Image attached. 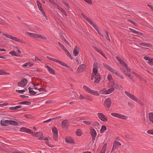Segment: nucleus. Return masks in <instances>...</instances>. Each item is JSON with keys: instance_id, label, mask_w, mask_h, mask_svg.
Returning <instances> with one entry per match:
<instances>
[{"instance_id": "1", "label": "nucleus", "mask_w": 153, "mask_h": 153, "mask_svg": "<svg viewBox=\"0 0 153 153\" xmlns=\"http://www.w3.org/2000/svg\"><path fill=\"white\" fill-rule=\"evenodd\" d=\"M98 64L97 63H94L93 68V73L91 76V79L94 82L98 83L100 80V76L97 72L98 69Z\"/></svg>"}, {"instance_id": "2", "label": "nucleus", "mask_w": 153, "mask_h": 153, "mask_svg": "<svg viewBox=\"0 0 153 153\" xmlns=\"http://www.w3.org/2000/svg\"><path fill=\"white\" fill-rule=\"evenodd\" d=\"M116 58L119 62V63L124 67V68H123L121 69L122 71L127 76H128V75H129L130 74L129 72L130 71V69L128 68L127 65L123 60L120 59L119 57H117Z\"/></svg>"}, {"instance_id": "3", "label": "nucleus", "mask_w": 153, "mask_h": 153, "mask_svg": "<svg viewBox=\"0 0 153 153\" xmlns=\"http://www.w3.org/2000/svg\"><path fill=\"white\" fill-rule=\"evenodd\" d=\"M83 88L87 92L95 96H98L99 95V94L97 91L91 90L86 85H84L83 86Z\"/></svg>"}, {"instance_id": "4", "label": "nucleus", "mask_w": 153, "mask_h": 153, "mask_svg": "<svg viewBox=\"0 0 153 153\" xmlns=\"http://www.w3.org/2000/svg\"><path fill=\"white\" fill-rule=\"evenodd\" d=\"M125 93L126 94L128 97L130 98L132 100L134 101H135L136 102L138 103L141 104V105H143V103L140 100L138 99V98H137L134 95L130 94V93L127 92L125 91Z\"/></svg>"}, {"instance_id": "5", "label": "nucleus", "mask_w": 153, "mask_h": 153, "mask_svg": "<svg viewBox=\"0 0 153 153\" xmlns=\"http://www.w3.org/2000/svg\"><path fill=\"white\" fill-rule=\"evenodd\" d=\"M27 34L30 36L36 38H39L44 40H45L47 39L46 37H45V36L37 33L27 32Z\"/></svg>"}, {"instance_id": "6", "label": "nucleus", "mask_w": 153, "mask_h": 153, "mask_svg": "<svg viewBox=\"0 0 153 153\" xmlns=\"http://www.w3.org/2000/svg\"><path fill=\"white\" fill-rule=\"evenodd\" d=\"M47 58L49 59L54 62H55L58 63L59 64L61 65H62L66 67H68V66L65 63L62 62L60 60H58L57 59L52 58L49 56H47Z\"/></svg>"}, {"instance_id": "7", "label": "nucleus", "mask_w": 153, "mask_h": 153, "mask_svg": "<svg viewBox=\"0 0 153 153\" xmlns=\"http://www.w3.org/2000/svg\"><path fill=\"white\" fill-rule=\"evenodd\" d=\"M27 80L25 78L21 79V81L18 83V86L21 87H24L27 84Z\"/></svg>"}, {"instance_id": "8", "label": "nucleus", "mask_w": 153, "mask_h": 153, "mask_svg": "<svg viewBox=\"0 0 153 153\" xmlns=\"http://www.w3.org/2000/svg\"><path fill=\"white\" fill-rule=\"evenodd\" d=\"M111 115L114 117H117L119 118H120L122 119L126 120L128 118V117L125 116L121 115L118 113H111Z\"/></svg>"}, {"instance_id": "9", "label": "nucleus", "mask_w": 153, "mask_h": 153, "mask_svg": "<svg viewBox=\"0 0 153 153\" xmlns=\"http://www.w3.org/2000/svg\"><path fill=\"white\" fill-rule=\"evenodd\" d=\"M97 115L99 118L102 121L105 122L108 121V118L107 116L102 113H98Z\"/></svg>"}, {"instance_id": "10", "label": "nucleus", "mask_w": 153, "mask_h": 153, "mask_svg": "<svg viewBox=\"0 0 153 153\" xmlns=\"http://www.w3.org/2000/svg\"><path fill=\"white\" fill-rule=\"evenodd\" d=\"M90 130L92 141L93 142H94L95 140L96 137L97 135V132L95 129L92 127L90 128Z\"/></svg>"}, {"instance_id": "11", "label": "nucleus", "mask_w": 153, "mask_h": 153, "mask_svg": "<svg viewBox=\"0 0 153 153\" xmlns=\"http://www.w3.org/2000/svg\"><path fill=\"white\" fill-rule=\"evenodd\" d=\"M52 131L53 132V136L54 140L56 141L58 139V131L56 127H54L52 128Z\"/></svg>"}, {"instance_id": "12", "label": "nucleus", "mask_w": 153, "mask_h": 153, "mask_svg": "<svg viewBox=\"0 0 153 153\" xmlns=\"http://www.w3.org/2000/svg\"><path fill=\"white\" fill-rule=\"evenodd\" d=\"M110 71L112 73L114 74L117 76L119 77V78L123 79L124 78L123 76L120 75V73L117 70L112 68H111V70H110Z\"/></svg>"}, {"instance_id": "13", "label": "nucleus", "mask_w": 153, "mask_h": 153, "mask_svg": "<svg viewBox=\"0 0 153 153\" xmlns=\"http://www.w3.org/2000/svg\"><path fill=\"white\" fill-rule=\"evenodd\" d=\"M111 104V100L110 98L106 99L104 102V105L106 107L109 108Z\"/></svg>"}, {"instance_id": "14", "label": "nucleus", "mask_w": 153, "mask_h": 153, "mask_svg": "<svg viewBox=\"0 0 153 153\" xmlns=\"http://www.w3.org/2000/svg\"><path fill=\"white\" fill-rule=\"evenodd\" d=\"M86 65L84 64H82L79 66L77 69V72L78 73L82 72L85 68Z\"/></svg>"}, {"instance_id": "15", "label": "nucleus", "mask_w": 153, "mask_h": 153, "mask_svg": "<svg viewBox=\"0 0 153 153\" xmlns=\"http://www.w3.org/2000/svg\"><path fill=\"white\" fill-rule=\"evenodd\" d=\"M45 67L47 68L49 72L53 75H55V71L52 68H51L49 65H45Z\"/></svg>"}, {"instance_id": "16", "label": "nucleus", "mask_w": 153, "mask_h": 153, "mask_svg": "<svg viewBox=\"0 0 153 153\" xmlns=\"http://www.w3.org/2000/svg\"><path fill=\"white\" fill-rule=\"evenodd\" d=\"M20 131L21 132H25L28 134H31L33 133V131L30 129L25 127H22L20 129Z\"/></svg>"}, {"instance_id": "17", "label": "nucleus", "mask_w": 153, "mask_h": 153, "mask_svg": "<svg viewBox=\"0 0 153 153\" xmlns=\"http://www.w3.org/2000/svg\"><path fill=\"white\" fill-rule=\"evenodd\" d=\"M34 64L33 62H27L23 65L22 67L23 68H28L32 67L33 65Z\"/></svg>"}, {"instance_id": "18", "label": "nucleus", "mask_w": 153, "mask_h": 153, "mask_svg": "<svg viewBox=\"0 0 153 153\" xmlns=\"http://www.w3.org/2000/svg\"><path fill=\"white\" fill-rule=\"evenodd\" d=\"M31 134L34 136L36 137H39L40 139H41V137L43 135V134L42 132H33V133H32Z\"/></svg>"}, {"instance_id": "19", "label": "nucleus", "mask_w": 153, "mask_h": 153, "mask_svg": "<svg viewBox=\"0 0 153 153\" xmlns=\"http://www.w3.org/2000/svg\"><path fill=\"white\" fill-rule=\"evenodd\" d=\"M65 142L69 143H74V139L71 137H67L65 139Z\"/></svg>"}, {"instance_id": "20", "label": "nucleus", "mask_w": 153, "mask_h": 153, "mask_svg": "<svg viewBox=\"0 0 153 153\" xmlns=\"http://www.w3.org/2000/svg\"><path fill=\"white\" fill-rule=\"evenodd\" d=\"M1 124L2 126H7L10 124V120H6L4 121L1 120Z\"/></svg>"}, {"instance_id": "21", "label": "nucleus", "mask_w": 153, "mask_h": 153, "mask_svg": "<svg viewBox=\"0 0 153 153\" xmlns=\"http://www.w3.org/2000/svg\"><path fill=\"white\" fill-rule=\"evenodd\" d=\"M79 48L76 46L74 48L73 53L74 56H76L79 54Z\"/></svg>"}, {"instance_id": "22", "label": "nucleus", "mask_w": 153, "mask_h": 153, "mask_svg": "<svg viewBox=\"0 0 153 153\" xmlns=\"http://www.w3.org/2000/svg\"><path fill=\"white\" fill-rule=\"evenodd\" d=\"M10 39H11L16 42H22V40L16 38L15 36L10 35Z\"/></svg>"}, {"instance_id": "23", "label": "nucleus", "mask_w": 153, "mask_h": 153, "mask_svg": "<svg viewBox=\"0 0 153 153\" xmlns=\"http://www.w3.org/2000/svg\"><path fill=\"white\" fill-rule=\"evenodd\" d=\"M68 125V121L66 120H65L62 122L61 126L63 128L67 127Z\"/></svg>"}, {"instance_id": "24", "label": "nucleus", "mask_w": 153, "mask_h": 153, "mask_svg": "<svg viewBox=\"0 0 153 153\" xmlns=\"http://www.w3.org/2000/svg\"><path fill=\"white\" fill-rule=\"evenodd\" d=\"M94 48L95 51H97L99 53H100V54H101L102 56H103V57H104L106 59H107V58H106V57H105V55H104V54L103 53V52L102 51L100 50L97 48H96L95 47H94Z\"/></svg>"}, {"instance_id": "25", "label": "nucleus", "mask_w": 153, "mask_h": 153, "mask_svg": "<svg viewBox=\"0 0 153 153\" xmlns=\"http://www.w3.org/2000/svg\"><path fill=\"white\" fill-rule=\"evenodd\" d=\"M10 48L11 49H13L14 50L16 51L19 53H21V52L20 51L19 49L16 46L13 45H12L11 46V47Z\"/></svg>"}, {"instance_id": "26", "label": "nucleus", "mask_w": 153, "mask_h": 153, "mask_svg": "<svg viewBox=\"0 0 153 153\" xmlns=\"http://www.w3.org/2000/svg\"><path fill=\"white\" fill-rule=\"evenodd\" d=\"M10 54L13 56H20V53H19L18 52L16 53V52L14 51H10Z\"/></svg>"}, {"instance_id": "27", "label": "nucleus", "mask_w": 153, "mask_h": 153, "mask_svg": "<svg viewBox=\"0 0 153 153\" xmlns=\"http://www.w3.org/2000/svg\"><path fill=\"white\" fill-rule=\"evenodd\" d=\"M32 89L33 88H32L30 87H29L28 88L29 93L30 94L32 95H34L36 94L37 93H38V92H36L33 91Z\"/></svg>"}, {"instance_id": "28", "label": "nucleus", "mask_w": 153, "mask_h": 153, "mask_svg": "<svg viewBox=\"0 0 153 153\" xmlns=\"http://www.w3.org/2000/svg\"><path fill=\"white\" fill-rule=\"evenodd\" d=\"M76 135L80 136L82 135V131L81 129H78L76 131Z\"/></svg>"}, {"instance_id": "29", "label": "nucleus", "mask_w": 153, "mask_h": 153, "mask_svg": "<svg viewBox=\"0 0 153 153\" xmlns=\"http://www.w3.org/2000/svg\"><path fill=\"white\" fill-rule=\"evenodd\" d=\"M53 6L54 7L59 10H60L61 8L57 3H56L54 1L53 3L52 4Z\"/></svg>"}, {"instance_id": "30", "label": "nucleus", "mask_w": 153, "mask_h": 153, "mask_svg": "<svg viewBox=\"0 0 153 153\" xmlns=\"http://www.w3.org/2000/svg\"><path fill=\"white\" fill-rule=\"evenodd\" d=\"M149 117L150 121L153 123V113L151 112L149 113Z\"/></svg>"}, {"instance_id": "31", "label": "nucleus", "mask_w": 153, "mask_h": 153, "mask_svg": "<svg viewBox=\"0 0 153 153\" xmlns=\"http://www.w3.org/2000/svg\"><path fill=\"white\" fill-rule=\"evenodd\" d=\"M99 94L100 93L101 94H108V93H106V90L105 89H103L100 91H99V92H98Z\"/></svg>"}, {"instance_id": "32", "label": "nucleus", "mask_w": 153, "mask_h": 153, "mask_svg": "<svg viewBox=\"0 0 153 153\" xmlns=\"http://www.w3.org/2000/svg\"><path fill=\"white\" fill-rule=\"evenodd\" d=\"M18 123L17 121L10 120V125L16 126L18 125Z\"/></svg>"}, {"instance_id": "33", "label": "nucleus", "mask_w": 153, "mask_h": 153, "mask_svg": "<svg viewBox=\"0 0 153 153\" xmlns=\"http://www.w3.org/2000/svg\"><path fill=\"white\" fill-rule=\"evenodd\" d=\"M114 90V87H112L111 88L108 90H106V93H108V94H110L111 93H112Z\"/></svg>"}, {"instance_id": "34", "label": "nucleus", "mask_w": 153, "mask_h": 153, "mask_svg": "<svg viewBox=\"0 0 153 153\" xmlns=\"http://www.w3.org/2000/svg\"><path fill=\"white\" fill-rule=\"evenodd\" d=\"M107 128L105 126H102V128L100 130V132L101 133H102L105 131L106 129Z\"/></svg>"}, {"instance_id": "35", "label": "nucleus", "mask_w": 153, "mask_h": 153, "mask_svg": "<svg viewBox=\"0 0 153 153\" xmlns=\"http://www.w3.org/2000/svg\"><path fill=\"white\" fill-rule=\"evenodd\" d=\"M22 106L21 105H18L15 107H10V110H15L17 109L21 108Z\"/></svg>"}, {"instance_id": "36", "label": "nucleus", "mask_w": 153, "mask_h": 153, "mask_svg": "<svg viewBox=\"0 0 153 153\" xmlns=\"http://www.w3.org/2000/svg\"><path fill=\"white\" fill-rule=\"evenodd\" d=\"M41 12L43 16L47 20H48V19L46 15L45 12L43 9H42L41 10H39Z\"/></svg>"}, {"instance_id": "37", "label": "nucleus", "mask_w": 153, "mask_h": 153, "mask_svg": "<svg viewBox=\"0 0 153 153\" xmlns=\"http://www.w3.org/2000/svg\"><path fill=\"white\" fill-rule=\"evenodd\" d=\"M20 104L29 105L31 104V102L29 101H23L20 102Z\"/></svg>"}, {"instance_id": "38", "label": "nucleus", "mask_w": 153, "mask_h": 153, "mask_svg": "<svg viewBox=\"0 0 153 153\" xmlns=\"http://www.w3.org/2000/svg\"><path fill=\"white\" fill-rule=\"evenodd\" d=\"M103 65L105 68L108 69L109 71L111 70V68L106 64L103 63Z\"/></svg>"}, {"instance_id": "39", "label": "nucleus", "mask_w": 153, "mask_h": 153, "mask_svg": "<svg viewBox=\"0 0 153 153\" xmlns=\"http://www.w3.org/2000/svg\"><path fill=\"white\" fill-rule=\"evenodd\" d=\"M139 44L142 46L147 47H149L150 46V45L148 43H140Z\"/></svg>"}, {"instance_id": "40", "label": "nucleus", "mask_w": 153, "mask_h": 153, "mask_svg": "<svg viewBox=\"0 0 153 153\" xmlns=\"http://www.w3.org/2000/svg\"><path fill=\"white\" fill-rule=\"evenodd\" d=\"M148 63L151 65H153V59L150 58L148 62Z\"/></svg>"}, {"instance_id": "41", "label": "nucleus", "mask_w": 153, "mask_h": 153, "mask_svg": "<svg viewBox=\"0 0 153 153\" xmlns=\"http://www.w3.org/2000/svg\"><path fill=\"white\" fill-rule=\"evenodd\" d=\"M63 3L66 6V8L67 9L69 10L70 9V8L68 3L67 2H63Z\"/></svg>"}, {"instance_id": "42", "label": "nucleus", "mask_w": 153, "mask_h": 153, "mask_svg": "<svg viewBox=\"0 0 153 153\" xmlns=\"http://www.w3.org/2000/svg\"><path fill=\"white\" fill-rule=\"evenodd\" d=\"M129 30H131V31L133 33L136 34H138L139 32L137 31H136V30L132 28H129Z\"/></svg>"}, {"instance_id": "43", "label": "nucleus", "mask_w": 153, "mask_h": 153, "mask_svg": "<svg viewBox=\"0 0 153 153\" xmlns=\"http://www.w3.org/2000/svg\"><path fill=\"white\" fill-rule=\"evenodd\" d=\"M107 79L108 81H111L113 80L111 75V74H108L107 76Z\"/></svg>"}, {"instance_id": "44", "label": "nucleus", "mask_w": 153, "mask_h": 153, "mask_svg": "<svg viewBox=\"0 0 153 153\" xmlns=\"http://www.w3.org/2000/svg\"><path fill=\"white\" fill-rule=\"evenodd\" d=\"M85 99H86L87 100L90 101H91L93 100L92 98H91L90 96L88 95L85 96Z\"/></svg>"}, {"instance_id": "45", "label": "nucleus", "mask_w": 153, "mask_h": 153, "mask_svg": "<svg viewBox=\"0 0 153 153\" xmlns=\"http://www.w3.org/2000/svg\"><path fill=\"white\" fill-rule=\"evenodd\" d=\"M107 146V143H105L102 146L101 150L105 152Z\"/></svg>"}, {"instance_id": "46", "label": "nucleus", "mask_w": 153, "mask_h": 153, "mask_svg": "<svg viewBox=\"0 0 153 153\" xmlns=\"http://www.w3.org/2000/svg\"><path fill=\"white\" fill-rule=\"evenodd\" d=\"M91 25L93 26V27L97 31H98V28L97 27L96 25L93 22Z\"/></svg>"}, {"instance_id": "47", "label": "nucleus", "mask_w": 153, "mask_h": 153, "mask_svg": "<svg viewBox=\"0 0 153 153\" xmlns=\"http://www.w3.org/2000/svg\"><path fill=\"white\" fill-rule=\"evenodd\" d=\"M83 122L85 124L88 125H90L92 124L91 122L90 121H83Z\"/></svg>"}, {"instance_id": "48", "label": "nucleus", "mask_w": 153, "mask_h": 153, "mask_svg": "<svg viewBox=\"0 0 153 153\" xmlns=\"http://www.w3.org/2000/svg\"><path fill=\"white\" fill-rule=\"evenodd\" d=\"M16 91L19 93L21 94L25 92V90L24 89L22 90H16Z\"/></svg>"}, {"instance_id": "49", "label": "nucleus", "mask_w": 153, "mask_h": 153, "mask_svg": "<svg viewBox=\"0 0 153 153\" xmlns=\"http://www.w3.org/2000/svg\"><path fill=\"white\" fill-rule=\"evenodd\" d=\"M38 90L39 92H47V91L45 89L42 88H39L38 89Z\"/></svg>"}, {"instance_id": "50", "label": "nucleus", "mask_w": 153, "mask_h": 153, "mask_svg": "<svg viewBox=\"0 0 153 153\" xmlns=\"http://www.w3.org/2000/svg\"><path fill=\"white\" fill-rule=\"evenodd\" d=\"M114 143L117 146H120L121 145V144L120 142L116 140L115 141Z\"/></svg>"}, {"instance_id": "51", "label": "nucleus", "mask_w": 153, "mask_h": 153, "mask_svg": "<svg viewBox=\"0 0 153 153\" xmlns=\"http://www.w3.org/2000/svg\"><path fill=\"white\" fill-rule=\"evenodd\" d=\"M81 15L86 20H87L89 18L88 17L85 16L82 13H81Z\"/></svg>"}, {"instance_id": "52", "label": "nucleus", "mask_w": 153, "mask_h": 153, "mask_svg": "<svg viewBox=\"0 0 153 153\" xmlns=\"http://www.w3.org/2000/svg\"><path fill=\"white\" fill-rule=\"evenodd\" d=\"M51 139V138H50L49 139L47 137H45L44 140H45L46 144L47 145L48 144L49 140H50Z\"/></svg>"}, {"instance_id": "53", "label": "nucleus", "mask_w": 153, "mask_h": 153, "mask_svg": "<svg viewBox=\"0 0 153 153\" xmlns=\"http://www.w3.org/2000/svg\"><path fill=\"white\" fill-rule=\"evenodd\" d=\"M63 13V14L65 16H67V14L65 11L62 8H61L59 10Z\"/></svg>"}, {"instance_id": "54", "label": "nucleus", "mask_w": 153, "mask_h": 153, "mask_svg": "<svg viewBox=\"0 0 153 153\" xmlns=\"http://www.w3.org/2000/svg\"><path fill=\"white\" fill-rule=\"evenodd\" d=\"M106 37L107 39L108 40H109V41H110V38L109 37V33L108 32L106 31Z\"/></svg>"}, {"instance_id": "55", "label": "nucleus", "mask_w": 153, "mask_h": 153, "mask_svg": "<svg viewBox=\"0 0 153 153\" xmlns=\"http://www.w3.org/2000/svg\"><path fill=\"white\" fill-rule=\"evenodd\" d=\"M147 133L153 135V130H149L147 131Z\"/></svg>"}, {"instance_id": "56", "label": "nucleus", "mask_w": 153, "mask_h": 153, "mask_svg": "<svg viewBox=\"0 0 153 153\" xmlns=\"http://www.w3.org/2000/svg\"><path fill=\"white\" fill-rule=\"evenodd\" d=\"M63 50L65 51V53L67 55H68V56H69V55H70L69 52L67 50V49L66 48H65Z\"/></svg>"}, {"instance_id": "57", "label": "nucleus", "mask_w": 153, "mask_h": 153, "mask_svg": "<svg viewBox=\"0 0 153 153\" xmlns=\"http://www.w3.org/2000/svg\"><path fill=\"white\" fill-rule=\"evenodd\" d=\"M79 98L80 100H83L85 99V96H84L82 95H80L79 97Z\"/></svg>"}, {"instance_id": "58", "label": "nucleus", "mask_w": 153, "mask_h": 153, "mask_svg": "<svg viewBox=\"0 0 153 153\" xmlns=\"http://www.w3.org/2000/svg\"><path fill=\"white\" fill-rule=\"evenodd\" d=\"M84 1L87 2L88 4H92V1L91 0H83Z\"/></svg>"}, {"instance_id": "59", "label": "nucleus", "mask_w": 153, "mask_h": 153, "mask_svg": "<svg viewBox=\"0 0 153 153\" xmlns=\"http://www.w3.org/2000/svg\"><path fill=\"white\" fill-rule=\"evenodd\" d=\"M58 44L59 46L63 49V50H64L66 48L64 46V45H62L61 43L60 42H58Z\"/></svg>"}, {"instance_id": "60", "label": "nucleus", "mask_w": 153, "mask_h": 153, "mask_svg": "<svg viewBox=\"0 0 153 153\" xmlns=\"http://www.w3.org/2000/svg\"><path fill=\"white\" fill-rule=\"evenodd\" d=\"M127 21H128L129 22H131V23H132L133 25L136 26V24L133 21H131L130 19H127Z\"/></svg>"}, {"instance_id": "61", "label": "nucleus", "mask_w": 153, "mask_h": 153, "mask_svg": "<svg viewBox=\"0 0 153 153\" xmlns=\"http://www.w3.org/2000/svg\"><path fill=\"white\" fill-rule=\"evenodd\" d=\"M110 82L111 83V85L112 87H113V86H114L115 83H114V82L113 80L111 81H110Z\"/></svg>"}, {"instance_id": "62", "label": "nucleus", "mask_w": 153, "mask_h": 153, "mask_svg": "<svg viewBox=\"0 0 153 153\" xmlns=\"http://www.w3.org/2000/svg\"><path fill=\"white\" fill-rule=\"evenodd\" d=\"M35 60L36 61H40V62H42V59H40L38 57H37L36 56H35Z\"/></svg>"}, {"instance_id": "63", "label": "nucleus", "mask_w": 153, "mask_h": 153, "mask_svg": "<svg viewBox=\"0 0 153 153\" xmlns=\"http://www.w3.org/2000/svg\"><path fill=\"white\" fill-rule=\"evenodd\" d=\"M36 3L38 7L42 6L41 3L39 1H37Z\"/></svg>"}, {"instance_id": "64", "label": "nucleus", "mask_w": 153, "mask_h": 153, "mask_svg": "<svg viewBox=\"0 0 153 153\" xmlns=\"http://www.w3.org/2000/svg\"><path fill=\"white\" fill-rule=\"evenodd\" d=\"M20 97L22 98H28L29 97L28 96H27L24 95H21L20 96Z\"/></svg>"}]
</instances>
